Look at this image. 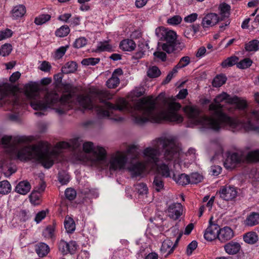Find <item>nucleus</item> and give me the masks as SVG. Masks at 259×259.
<instances>
[{
    "mask_svg": "<svg viewBox=\"0 0 259 259\" xmlns=\"http://www.w3.org/2000/svg\"><path fill=\"white\" fill-rule=\"evenodd\" d=\"M68 46H66L65 47H61L58 49L55 54V58L56 59H60L62 58V57L65 54L67 49L68 48Z\"/></svg>",
    "mask_w": 259,
    "mask_h": 259,
    "instance_id": "13d9d810",
    "label": "nucleus"
},
{
    "mask_svg": "<svg viewBox=\"0 0 259 259\" xmlns=\"http://www.w3.org/2000/svg\"><path fill=\"white\" fill-rule=\"evenodd\" d=\"M160 74V70L156 66L150 67L147 71V76L150 78H156L159 76Z\"/></svg>",
    "mask_w": 259,
    "mask_h": 259,
    "instance_id": "37998d69",
    "label": "nucleus"
},
{
    "mask_svg": "<svg viewBox=\"0 0 259 259\" xmlns=\"http://www.w3.org/2000/svg\"><path fill=\"white\" fill-rule=\"evenodd\" d=\"M87 44V40L84 37H81L76 39L73 44V47L79 49L85 46Z\"/></svg>",
    "mask_w": 259,
    "mask_h": 259,
    "instance_id": "4d7b16f0",
    "label": "nucleus"
},
{
    "mask_svg": "<svg viewBox=\"0 0 259 259\" xmlns=\"http://www.w3.org/2000/svg\"><path fill=\"white\" fill-rule=\"evenodd\" d=\"M200 28V24H195L187 26L184 32L185 37L188 38H191L195 34L199 31Z\"/></svg>",
    "mask_w": 259,
    "mask_h": 259,
    "instance_id": "393cba45",
    "label": "nucleus"
},
{
    "mask_svg": "<svg viewBox=\"0 0 259 259\" xmlns=\"http://www.w3.org/2000/svg\"><path fill=\"white\" fill-rule=\"evenodd\" d=\"M58 246L59 251L63 255H66L69 253L74 254L77 246L75 241H71L68 243L62 240L59 242Z\"/></svg>",
    "mask_w": 259,
    "mask_h": 259,
    "instance_id": "2eb2a0df",
    "label": "nucleus"
},
{
    "mask_svg": "<svg viewBox=\"0 0 259 259\" xmlns=\"http://www.w3.org/2000/svg\"><path fill=\"white\" fill-rule=\"evenodd\" d=\"M243 240L247 243L253 244L258 240V236L255 232H249L244 235Z\"/></svg>",
    "mask_w": 259,
    "mask_h": 259,
    "instance_id": "473e14b6",
    "label": "nucleus"
},
{
    "mask_svg": "<svg viewBox=\"0 0 259 259\" xmlns=\"http://www.w3.org/2000/svg\"><path fill=\"white\" fill-rule=\"evenodd\" d=\"M238 60V57L236 56H231L223 61L221 65L223 68L231 67L234 65L235 64L237 65Z\"/></svg>",
    "mask_w": 259,
    "mask_h": 259,
    "instance_id": "58836bf2",
    "label": "nucleus"
},
{
    "mask_svg": "<svg viewBox=\"0 0 259 259\" xmlns=\"http://www.w3.org/2000/svg\"><path fill=\"white\" fill-rule=\"evenodd\" d=\"M69 32V27L67 25H63L56 30L55 34L57 36L63 37L67 36Z\"/></svg>",
    "mask_w": 259,
    "mask_h": 259,
    "instance_id": "49530a36",
    "label": "nucleus"
},
{
    "mask_svg": "<svg viewBox=\"0 0 259 259\" xmlns=\"http://www.w3.org/2000/svg\"><path fill=\"white\" fill-rule=\"evenodd\" d=\"M153 187L157 192H160L164 187V182L162 176L157 174L154 176L153 182Z\"/></svg>",
    "mask_w": 259,
    "mask_h": 259,
    "instance_id": "7c9ffc66",
    "label": "nucleus"
},
{
    "mask_svg": "<svg viewBox=\"0 0 259 259\" xmlns=\"http://www.w3.org/2000/svg\"><path fill=\"white\" fill-rule=\"evenodd\" d=\"M58 179L59 182L62 185H65L69 182L70 178L68 175L65 174L64 172H59Z\"/></svg>",
    "mask_w": 259,
    "mask_h": 259,
    "instance_id": "0e129e2a",
    "label": "nucleus"
},
{
    "mask_svg": "<svg viewBox=\"0 0 259 259\" xmlns=\"http://www.w3.org/2000/svg\"><path fill=\"white\" fill-rule=\"evenodd\" d=\"M155 33L161 41H164L160 46L168 54L179 52L185 48L183 42L177 40V34L172 30L161 27L156 29Z\"/></svg>",
    "mask_w": 259,
    "mask_h": 259,
    "instance_id": "423d86ee",
    "label": "nucleus"
},
{
    "mask_svg": "<svg viewBox=\"0 0 259 259\" xmlns=\"http://www.w3.org/2000/svg\"><path fill=\"white\" fill-rule=\"evenodd\" d=\"M108 104L110 108H115L119 110L125 108L127 109L134 122L138 124H142L148 121L160 123L164 119L178 123L182 122L183 120V117L176 112L181 107L180 103H170L168 105L167 112H158L156 110V102L152 97L140 99L134 105L130 104L125 100L122 101L121 106H113L112 104Z\"/></svg>",
    "mask_w": 259,
    "mask_h": 259,
    "instance_id": "7ed1b4c3",
    "label": "nucleus"
},
{
    "mask_svg": "<svg viewBox=\"0 0 259 259\" xmlns=\"http://www.w3.org/2000/svg\"><path fill=\"white\" fill-rule=\"evenodd\" d=\"M97 50L99 52H111L112 51V47L108 44V41H105L99 43Z\"/></svg>",
    "mask_w": 259,
    "mask_h": 259,
    "instance_id": "09e8293b",
    "label": "nucleus"
},
{
    "mask_svg": "<svg viewBox=\"0 0 259 259\" xmlns=\"http://www.w3.org/2000/svg\"><path fill=\"white\" fill-rule=\"evenodd\" d=\"M83 150L86 153L92 152L94 155L93 160L100 164L102 169L109 168V161L107 159L106 152L103 147H94L92 142H87L83 144Z\"/></svg>",
    "mask_w": 259,
    "mask_h": 259,
    "instance_id": "6e6552de",
    "label": "nucleus"
},
{
    "mask_svg": "<svg viewBox=\"0 0 259 259\" xmlns=\"http://www.w3.org/2000/svg\"><path fill=\"white\" fill-rule=\"evenodd\" d=\"M12 17L14 19H17L23 17L26 13V8L23 5L15 6L11 12Z\"/></svg>",
    "mask_w": 259,
    "mask_h": 259,
    "instance_id": "a878e982",
    "label": "nucleus"
},
{
    "mask_svg": "<svg viewBox=\"0 0 259 259\" xmlns=\"http://www.w3.org/2000/svg\"><path fill=\"white\" fill-rule=\"evenodd\" d=\"M36 252L39 257L46 256L50 251L49 246L45 243H39L36 246Z\"/></svg>",
    "mask_w": 259,
    "mask_h": 259,
    "instance_id": "c85d7f7f",
    "label": "nucleus"
},
{
    "mask_svg": "<svg viewBox=\"0 0 259 259\" xmlns=\"http://www.w3.org/2000/svg\"><path fill=\"white\" fill-rule=\"evenodd\" d=\"M135 190L140 195L147 194L148 189L147 185L144 183H137L134 185Z\"/></svg>",
    "mask_w": 259,
    "mask_h": 259,
    "instance_id": "a18cd8bd",
    "label": "nucleus"
},
{
    "mask_svg": "<svg viewBox=\"0 0 259 259\" xmlns=\"http://www.w3.org/2000/svg\"><path fill=\"white\" fill-rule=\"evenodd\" d=\"M64 227L67 233H72L75 229L74 220L71 217H66L64 222Z\"/></svg>",
    "mask_w": 259,
    "mask_h": 259,
    "instance_id": "72a5a7b5",
    "label": "nucleus"
},
{
    "mask_svg": "<svg viewBox=\"0 0 259 259\" xmlns=\"http://www.w3.org/2000/svg\"><path fill=\"white\" fill-rule=\"evenodd\" d=\"M77 64L74 61H70L66 63L62 67V72L64 74H68L74 72L77 69Z\"/></svg>",
    "mask_w": 259,
    "mask_h": 259,
    "instance_id": "c756f323",
    "label": "nucleus"
},
{
    "mask_svg": "<svg viewBox=\"0 0 259 259\" xmlns=\"http://www.w3.org/2000/svg\"><path fill=\"white\" fill-rule=\"evenodd\" d=\"M119 47L124 51H132L135 49L136 44L132 39H124L120 42Z\"/></svg>",
    "mask_w": 259,
    "mask_h": 259,
    "instance_id": "bb28decb",
    "label": "nucleus"
},
{
    "mask_svg": "<svg viewBox=\"0 0 259 259\" xmlns=\"http://www.w3.org/2000/svg\"><path fill=\"white\" fill-rule=\"evenodd\" d=\"M190 63V58L188 56H184L181 58L179 63L174 66L175 70H178L179 69L183 68L188 65H189Z\"/></svg>",
    "mask_w": 259,
    "mask_h": 259,
    "instance_id": "a19ab883",
    "label": "nucleus"
},
{
    "mask_svg": "<svg viewBox=\"0 0 259 259\" xmlns=\"http://www.w3.org/2000/svg\"><path fill=\"white\" fill-rule=\"evenodd\" d=\"M167 212L171 219L177 220L182 214L183 206L180 203H173L168 206Z\"/></svg>",
    "mask_w": 259,
    "mask_h": 259,
    "instance_id": "a211bd4d",
    "label": "nucleus"
},
{
    "mask_svg": "<svg viewBox=\"0 0 259 259\" xmlns=\"http://www.w3.org/2000/svg\"><path fill=\"white\" fill-rule=\"evenodd\" d=\"M29 199L30 202L34 205H37L40 204V193L37 191H33L29 195Z\"/></svg>",
    "mask_w": 259,
    "mask_h": 259,
    "instance_id": "79ce46f5",
    "label": "nucleus"
},
{
    "mask_svg": "<svg viewBox=\"0 0 259 259\" xmlns=\"http://www.w3.org/2000/svg\"><path fill=\"white\" fill-rule=\"evenodd\" d=\"M211 218L209 221V225L205 230L204 234V238L207 241H212L216 238H218V234L219 233L220 226L215 224L211 222Z\"/></svg>",
    "mask_w": 259,
    "mask_h": 259,
    "instance_id": "dca6fc26",
    "label": "nucleus"
},
{
    "mask_svg": "<svg viewBox=\"0 0 259 259\" xmlns=\"http://www.w3.org/2000/svg\"><path fill=\"white\" fill-rule=\"evenodd\" d=\"M168 232L170 233V238L171 239L173 237H176V238L177 236L180 235V234H182V236L183 235V232L180 231L179 227L178 226L176 225L174 227H171L169 230Z\"/></svg>",
    "mask_w": 259,
    "mask_h": 259,
    "instance_id": "bf43d9fd",
    "label": "nucleus"
},
{
    "mask_svg": "<svg viewBox=\"0 0 259 259\" xmlns=\"http://www.w3.org/2000/svg\"><path fill=\"white\" fill-rule=\"evenodd\" d=\"M182 21V18L179 15H175L169 18L167 20V23L172 25H176L180 24Z\"/></svg>",
    "mask_w": 259,
    "mask_h": 259,
    "instance_id": "680f3d73",
    "label": "nucleus"
},
{
    "mask_svg": "<svg viewBox=\"0 0 259 259\" xmlns=\"http://www.w3.org/2000/svg\"><path fill=\"white\" fill-rule=\"evenodd\" d=\"M234 232L229 227H224L220 229L218 239L221 242H225L231 239L234 236Z\"/></svg>",
    "mask_w": 259,
    "mask_h": 259,
    "instance_id": "aec40b11",
    "label": "nucleus"
},
{
    "mask_svg": "<svg viewBox=\"0 0 259 259\" xmlns=\"http://www.w3.org/2000/svg\"><path fill=\"white\" fill-rule=\"evenodd\" d=\"M259 224V213L252 212L247 215L244 220V224L245 226L252 227Z\"/></svg>",
    "mask_w": 259,
    "mask_h": 259,
    "instance_id": "412c9836",
    "label": "nucleus"
},
{
    "mask_svg": "<svg viewBox=\"0 0 259 259\" xmlns=\"http://www.w3.org/2000/svg\"><path fill=\"white\" fill-rule=\"evenodd\" d=\"M100 61V59L99 58H89L83 59L81 61V64L85 66H94L98 64Z\"/></svg>",
    "mask_w": 259,
    "mask_h": 259,
    "instance_id": "5fc2aeb1",
    "label": "nucleus"
},
{
    "mask_svg": "<svg viewBox=\"0 0 259 259\" xmlns=\"http://www.w3.org/2000/svg\"><path fill=\"white\" fill-rule=\"evenodd\" d=\"M220 197L224 200L230 201L234 199L237 195V191L233 186H224L221 187L218 192Z\"/></svg>",
    "mask_w": 259,
    "mask_h": 259,
    "instance_id": "4468645a",
    "label": "nucleus"
},
{
    "mask_svg": "<svg viewBox=\"0 0 259 259\" xmlns=\"http://www.w3.org/2000/svg\"><path fill=\"white\" fill-rule=\"evenodd\" d=\"M158 170L161 174L162 177L168 178L170 177V170L167 165L163 163L161 165H156Z\"/></svg>",
    "mask_w": 259,
    "mask_h": 259,
    "instance_id": "c03bdc74",
    "label": "nucleus"
},
{
    "mask_svg": "<svg viewBox=\"0 0 259 259\" xmlns=\"http://www.w3.org/2000/svg\"><path fill=\"white\" fill-rule=\"evenodd\" d=\"M63 93L61 97L55 91L48 92L46 93L42 99H34L31 101V106L35 110H45L47 108L56 107L55 110L59 115H63L66 113L71 108L72 103L76 100L79 104L84 108L92 109L96 108L97 114L100 117H109L110 111L119 110L120 111H125L129 112L126 108L122 110L116 109L115 108H110L108 104H110L113 106H121L122 101L124 100L121 99L119 101V104L114 105L106 100L100 99L102 93L101 91L96 92L97 96L100 99V102L103 103L104 107L96 106L92 101L90 95H77V89L76 87L69 83L63 85Z\"/></svg>",
    "mask_w": 259,
    "mask_h": 259,
    "instance_id": "f257e3e1",
    "label": "nucleus"
},
{
    "mask_svg": "<svg viewBox=\"0 0 259 259\" xmlns=\"http://www.w3.org/2000/svg\"><path fill=\"white\" fill-rule=\"evenodd\" d=\"M13 34V31L10 29H6L4 30L0 31V41L10 37Z\"/></svg>",
    "mask_w": 259,
    "mask_h": 259,
    "instance_id": "69168bd1",
    "label": "nucleus"
},
{
    "mask_svg": "<svg viewBox=\"0 0 259 259\" xmlns=\"http://www.w3.org/2000/svg\"><path fill=\"white\" fill-rule=\"evenodd\" d=\"M244 160L243 155L241 153L234 152L228 156L224 165L227 169H233L235 167L241 163Z\"/></svg>",
    "mask_w": 259,
    "mask_h": 259,
    "instance_id": "f8f14e48",
    "label": "nucleus"
},
{
    "mask_svg": "<svg viewBox=\"0 0 259 259\" xmlns=\"http://www.w3.org/2000/svg\"><path fill=\"white\" fill-rule=\"evenodd\" d=\"M12 50V47L9 44H5L0 48V55L3 56H8Z\"/></svg>",
    "mask_w": 259,
    "mask_h": 259,
    "instance_id": "864d4df0",
    "label": "nucleus"
},
{
    "mask_svg": "<svg viewBox=\"0 0 259 259\" xmlns=\"http://www.w3.org/2000/svg\"><path fill=\"white\" fill-rule=\"evenodd\" d=\"M47 215V211L45 210H41L38 212L35 216V221L37 223L40 222L44 219L45 218Z\"/></svg>",
    "mask_w": 259,
    "mask_h": 259,
    "instance_id": "774afa93",
    "label": "nucleus"
},
{
    "mask_svg": "<svg viewBox=\"0 0 259 259\" xmlns=\"http://www.w3.org/2000/svg\"><path fill=\"white\" fill-rule=\"evenodd\" d=\"M229 104H236L237 107L242 110V117L241 119H237L234 118L237 121L235 126L232 127L235 128L240 124L247 131H255L259 133V126L257 125L259 121V110L253 111L251 112H247L245 109L247 107V104L244 100H240L236 96L232 97L229 99Z\"/></svg>",
    "mask_w": 259,
    "mask_h": 259,
    "instance_id": "39448f33",
    "label": "nucleus"
},
{
    "mask_svg": "<svg viewBox=\"0 0 259 259\" xmlns=\"http://www.w3.org/2000/svg\"><path fill=\"white\" fill-rule=\"evenodd\" d=\"M158 138L153 141L152 142L153 147H147L143 151L144 157L149 163L157 165L158 162L159 161L158 156L159 155V149L161 145L158 142Z\"/></svg>",
    "mask_w": 259,
    "mask_h": 259,
    "instance_id": "9b49d317",
    "label": "nucleus"
},
{
    "mask_svg": "<svg viewBox=\"0 0 259 259\" xmlns=\"http://www.w3.org/2000/svg\"><path fill=\"white\" fill-rule=\"evenodd\" d=\"M33 140L32 136H16L12 138V136H5L0 142V144L6 147L10 146L11 142H12L14 145L11 147L13 152L16 154L18 159L20 160H27L34 159L46 168H51L54 164L55 161L58 158L62 149L72 148L74 150L77 149L80 147L82 140L79 137L71 139L70 142H60L58 143L56 146V149L50 151L48 145L45 146L42 144L38 145L27 146L19 150H18L15 145L29 143Z\"/></svg>",
    "mask_w": 259,
    "mask_h": 259,
    "instance_id": "f03ea898",
    "label": "nucleus"
},
{
    "mask_svg": "<svg viewBox=\"0 0 259 259\" xmlns=\"http://www.w3.org/2000/svg\"><path fill=\"white\" fill-rule=\"evenodd\" d=\"M54 227L53 226H48L43 232L44 236L46 238H51L54 236Z\"/></svg>",
    "mask_w": 259,
    "mask_h": 259,
    "instance_id": "e2e57ef3",
    "label": "nucleus"
},
{
    "mask_svg": "<svg viewBox=\"0 0 259 259\" xmlns=\"http://www.w3.org/2000/svg\"><path fill=\"white\" fill-rule=\"evenodd\" d=\"M197 246V242L196 241H192L187 247V253L188 255L192 254L193 251H194Z\"/></svg>",
    "mask_w": 259,
    "mask_h": 259,
    "instance_id": "338daca9",
    "label": "nucleus"
},
{
    "mask_svg": "<svg viewBox=\"0 0 259 259\" xmlns=\"http://www.w3.org/2000/svg\"><path fill=\"white\" fill-rule=\"evenodd\" d=\"M25 94L26 96L29 98H32L33 96H35L37 88L36 85L33 83H28L25 85Z\"/></svg>",
    "mask_w": 259,
    "mask_h": 259,
    "instance_id": "2f4dec72",
    "label": "nucleus"
},
{
    "mask_svg": "<svg viewBox=\"0 0 259 259\" xmlns=\"http://www.w3.org/2000/svg\"><path fill=\"white\" fill-rule=\"evenodd\" d=\"M182 237V234H180L175 241L174 244L173 240L170 239H166L162 243L160 250L162 253H166L165 257L173 252L175 248L177 246L178 243Z\"/></svg>",
    "mask_w": 259,
    "mask_h": 259,
    "instance_id": "ddd939ff",
    "label": "nucleus"
},
{
    "mask_svg": "<svg viewBox=\"0 0 259 259\" xmlns=\"http://www.w3.org/2000/svg\"><path fill=\"white\" fill-rule=\"evenodd\" d=\"M51 18L49 14H41L36 17L34 19V23L37 25H41L49 21Z\"/></svg>",
    "mask_w": 259,
    "mask_h": 259,
    "instance_id": "4c0bfd02",
    "label": "nucleus"
},
{
    "mask_svg": "<svg viewBox=\"0 0 259 259\" xmlns=\"http://www.w3.org/2000/svg\"><path fill=\"white\" fill-rule=\"evenodd\" d=\"M231 98L224 92L218 95L213 102L209 105V116L201 115V111L197 107H186L185 111L189 118V123L193 125H202L215 131L225 126H235L236 120L223 111V106L221 104L224 100L229 104V99Z\"/></svg>",
    "mask_w": 259,
    "mask_h": 259,
    "instance_id": "20e7f679",
    "label": "nucleus"
},
{
    "mask_svg": "<svg viewBox=\"0 0 259 259\" xmlns=\"http://www.w3.org/2000/svg\"><path fill=\"white\" fill-rule=\"evenodd\" d=\"M31 189V185L27 181L20 182L15 188V191L21 195H26Z\"/></svg>",
    "mask_w": 259,
    "mask_h": 259,
    "instance_id": "5701e85b",
    "label": "nucleus"
},
{
    "mask_svg": "<svg viewBox=\"0 0 259 259\" xmlns=\"http://www.w3.org/2000/svg\"><path fill=\"white\" fill-rule=\"evenodd\" d=\"M227 79V77L224 74L217 75L213 79L212 85L215 88L220 87L226 83Z\"/></svg>",
    "mask_w": 259,
    "mask_h": 259,
    "instance_id": "f704fd0d",
    "label": "nucleus"
},
{
    "mask_svg": "<svg viewBox=\"0 0 259 259\" xmlns=\"http://www.w3.org/2000/svg\"><path fill=\"white\" fill-rule=\"evenodd\" d=\"M245 49L247 52H256L259 50V41L253 39L245 45Z\"/></svg>",
    "mask_w": 259,
    "mask_h": 259,
    "instance_id": "c9c22d12",
    "label": "nucleus"
},
{
    "mask_svg": "<svg viewBox=\"0 0 259 259\" xmlns=\"http://www.w3.org/2000/svg\"><path fill=\"white\" fill-rule=\"evenodd\" d=\"M158 142L163 149V158L165 161H170L179 157V148L173 140L161 137L158 138Z\"/></svg>",
    "mask_w": 259,
    "mask_h": 259,
    "instance_id": "1a4fd4ad",
    "label": "nucleus"
},
{
    "mask_svg": "<svg viewBox=\"0 0 259 259\" xmlns=\"http://www.w3.org/2000/svg\"><path fill=\"white\" fill-rule=\"evenodd\" d=\"M11 191V186L7 180L0 182V194H7Z\"/></svg>",
    "mask_w": 259,
    "mask_h": 259,
    "instance_id": "ea45409f",
    "label": "nucleus"
},
{
    "mask_svg": "<svg viewBox=\"0 0 259 259\" xmlns=\"http://www.w3.org/2000/svg\"><path fill=\"white\" fill-rule=\"evenodd\" d=\"M246 159L249 162L259 161V151L255 150L249 152L246 156Z\"/></svg>",
    "mask_w": 259,
    "mask_h": 259,
    "instance_id": "8fccbe9b",
    "label": "nucleus"
},
{
    "mask_svg": "<svg viewBox=\"0 0 259 259\" xmlns=\"http://www.w3.org/2000/svg\"><path fill=\"white\" fill-rule=\"evenodd\" d=\"M145 168V165L142 162H138L132 165L129 170L133 177H137L142 174Z\"/></svg>",
    "mask_w": 259,
    "mask_h": 259,
    "instance_id": "b1692460",
    "label": "nucleus"
},
{
    "mask_svg": "<svg viewBox=\"0 0 259 259\" xmlns=\"http://www.w3.org/2000/svg\"><path fill=\"white\" fill-rule=\"evenodd\" d=\"M230 6L226 4L223 3L220 5L219 9L221 15V20L222 21L225 17H228L230 15Z\"/></svg>",
    "mask_w": 259,
    "mask_h": 259,
    "instance_id": "e433bc0d",
    "label": "nucleus"
},
{
    "mask_svg": "<svg viewBox=\"0 0 259 259\" xmlns=\"http://www.w3.org/2000/svg\"><path fill=\"white\" fill-rule=\"evenodd\" d=\"M66 198L70 201L74 200L76 196V191L71 188H67L65 191Z\"/></svg>",
    "mask_w": 259,
    "mask_h": 259,
    "instance_id": "6e6d98bb",
    "label": "nucleus"
},
{
    "mask_svg": "<svg viewBox=\"0 0 259 259\" xmlns=\"http://www.w3.org/2000/svg\"><path fill=\"white\" fill-rule=\"evenodd\" d=\"M221 20L220 18L215 13H209L203 18L201 25L206 30L209 27L213 26Z\"/></svg>",
    "mask_w": 259,
    "mask_h": 259,
    "instance_id": "f3484780",
    "label": "nucleus"
},
{
    "mask_svg": "<svg viewBox=\"0 0 259 259\" xmlns=\"http://www.w3.org/2000/svg\"><path fill=\"white\" fill-rule=\"evenodd\" d=\"M123 72L121 68H118L114 70L111 77L106 81V85L109 89L116 88L120 83L119 76H121Z\"/></svg>",
    "mask_w": 259,
    "mask_h": 259,
    "instance_id": "6ab92c4d",
    "label": "nucleus"
},
{
    "mask_svg": "<svg viewBox=\"0 0 259 259\" xmlns=\"http://www.w3.org/2000/svg\"><path fill=\"white\" fill-rule=\"evenodd\" d=\"M241 246L239 243L231 241L224 246L226 252L229 254H236L239 252Z\"/></svg>",
    "mask_w": 259,
    "mask_h": 259,
    "instance_id": "4be33fe9",
    "label": "nucleus"
},
{
    "mask_svg": "<svg viewBox=\"0 0 259 259\" xmlns=\"http://www.w3.org/2000/svg\"><path fill=\"white\" fill-rule=\"evenodd\" d=\"M2 170L5 176L7 177H10L16 171V166L14 165H4L2 166Z\"/></svg>",
    "mask_w": 259,
    "mask_h": 259,
    "instance_id": "de8ad7c7",
    "label": "nucleus"
},
{
    "mask_svg": "<svg viewBox=\"0 0 259 259\" xmlns=\"http://www.w3.org/2000/svg\"><path fill=\"white\" fill-rule=\"evenodd\" d=\"M19 88L17 85H12L10 83H5L2 91L1 100H4L9 98L11 100V104L14 108H18L21 104V101L19 98Z\"/></svg>",
    "mask_w": 259,
    "mask_h": 259,
    "instance_id": "9d476101",
    "label": "nucleus"
},
{
    "mask_svg": "<svg viewBox=\"0 0 259 259\" xmlns=\"http://www.w3.org/2000/svg\"><path fill=\"white\" fill-rule=\"evenodd\" d=\"M252 61L249 58H245L237 64V67L240 69H246L249 67Z\"/></svg>",
    "mask_w": 259,
    "mask_h": 259,
    "instance_id": "603ef678",
    "label": "nucleus"
},
{
    "mask_svg": "<svg viewBox=\"0 0 259 259\" xmlns=\"http://www.w3.org/2000/svg\"><path fill=\"white\" fill-rule=\"evenodd\" d=\"M138 150V146L132 145L128 146L126 154L118 152L109 160V170L111 172L123 168L127 160V155H131V158L135 159L139 155Z\"/></svg>",
    "mask_w": 259,
    "mask_h": 259,
    "instance_id": "0eeeda50",
    "label": "nucleus"
},
{
    "mask_svg": "<svg viewBox=\"0 0 259 259\" xmlns=\"http://www.w3.org/2000/svg\"><path fill=\"white\" fill-rule=\"evenodd\" d=\"M155 59L161 62H165L166 60L167 55L165 53L161 51H156L153 53Z\"/></svg>",
    "mask_w": 259,
    "mask_h": 259,
    "instance_id": "052dcab7",
    "label": "nucleus"
},
{
    "mask_svg": "<svg viewBox=\"0 0 259 259\" xmlns=\"http://www.w3.org/2000/svg\"><path fill=\"white\" fill-rule=\"evenodd\" d=\"M172 179L179 185H186L190 184L189 176L185 174H181L178 176L174 174Z\"/></svg>",
    "mask_w": 259,
    "mask_h": 259,
    "instance_id": "cd10ccee",
    "label": "nucleus"
},
{
    "mask_svg": "<svg viewBox=\"0 0 259 259\" xmlns=\"http://www.w3.org/2000/svg\"><path fill=\"white\" fill-rule=\"evenodd\" d=\"M190 183L197 184L202 181L203 176L198 172H194L189 176Z\"/></svg>",
    "mask_w": 259,
    "mask_h": 259,
    "instance_id": "3c124183",
    "label": "nucleus"
}]
</instances>
